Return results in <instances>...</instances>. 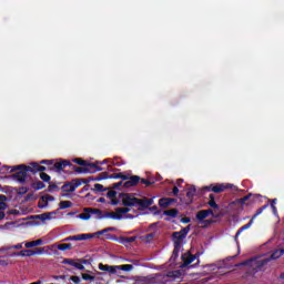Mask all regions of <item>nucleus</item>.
Returning <instances> with one entry per match:
<instances>
[{
	"instance_id": "nucleus-1",
	"label": "nucleus",
	"mask_w": 284,
	"mask_h": 284,
	"mask_svg": "<svg viewBox=\"0 0 284 284\" xmlns=\"http://www.w3.org/2000/svg\"><path fill=\"white\" fill-rule=\"evenodd\" d=\"M122 203L126 207H118L115 209V212H109L106 214V219H113L114 221H121V219H134L136 215L128 214L131 212L130 207H150V205H153L154 199H136L134 194L124 193L121 196Z\"/></svg>"
},
{
	"instance_id": "nucleus-2",
	"label": "nucleus",
	"mask_w": 284,
	"mask_h": 284,
	"mask_svg": "<svg viewBox=\"0 0 284 284\" xmlns=\"http://www.w3.org/2000/svg\"><path fill=\"white\" fill-rule=\"evenodd\" d=\"M284 254V248H276L271 253L270 256L267 255H260L257 257H253L248 261H245L243 263H240L236 265V267H241V265H245L248 270H261V267H265V264H267L271 261H276V258H281Z\"/></svg>"
},
{
	"instance_id": "nucleus-3",
	"label": "nucleus",
	"mask_w": 284,
	"mask_h": 284,
	"mask_svg": "<svg viewBox=\"0 0 284 284\" xmlns=\"http://www.w3.org/2000/svg\"><path fill=\"white\" fill-rule=\"evenodd\" d=\"M190 233V225L182 229L179 232L173 233V243L174 250L172 254V258H176L179 256V252H181V247L183 246V241H185V236Z\"/></svg>"
},
{
	"instance_id": "nucleus-4",
	"label": "nucleus",
	"mask_w": 284,
	"mask_h": 284,
	"mask_svg": "<svg viewBox=\"0 0 284 284\" xmlns=\"http://www.w3.org/2000/svg\"><path fill=\"white\" fill-rule=\"evenodd\" d=\"M99 270L101 272H108V274H121V272H132L134 270V266L132 264H123V265H108L100 263L98 265Z\"/></svg>"
},
{
	"instance_id": "nucleus-5",
	"label": "nucleus",
	"mask_w": 284,
	"mask_h": 284,
	"mask_svg": "<svg viewBox=\"0 0 284 284\" xmlns=\"http://www.w3.org/2000/svg\"><path fill=\"white\" fill-rule=\"evenodd\" d=\"M212 214V210H202L199 211L195 215L196 221H199L200 227H207L212 223L211 220H206L207 216Z\"/></svg>"
},
{
	"instance_id": "nucleus-6",
	"label": "nucleus",
	"mask_w": 284,
	"mask_h": 284,
	"mask_svg": "<svg viewBox=\"0 0 284 284\" xmlns=\"http://www.w3.org/2000/svg\"><path fill=\"white\" fill-rule=\"evenodd\" d=\"M234 185L230 183H221V184H211L210 186H205V190H211V192H215V194H221V192H225V190H230Z\"/></svg>"
},
{
	"instance_id": "nucleus-7",
	"label": "nucleus",
	"mask_w": 284,
	"mask_h": 284,
	"mask_svg": "<svg viewBox=\"0 0 284 284\" xmlns=\"http://www.w3.org/2000/svg\"><path fill=\"white\" fill-rule=\"evenodd\" d=\"M121 179L125 181L123 183V187H134V185H136L139 181H141V178L138 175H132L130 178H128L126 175H122Z\"/></svg>"
},
{
	"instance_id": "nucleus-8",
	"label": "nucleus",
	"mask_w": 284,
	"mask_h": 284,
	"mask_svg": "<svg viewBox=\"0 0 284 284\" xmlns=\"http://www.w3.org/2000/svg\"><path fill=\"white\" fill-rule=\"evenodd\" d=\"M94 214H101V211L97 209H84V212L78 215V219H81L82 221H90Z\"/></svg>"
},
{
	"instance_id": "nucleus-9",
	"label": "nucleus",
	"mask_w": 284,
	"mask_h": 284,
	"mask_svg": "<svg viewBox=\"0 0 284 284\" xmlns=\"http://www.w3.org/2000/svg\"><path fill=\"white\" fill-rule=\"evenodd\" d=\"M196 261V255H192L190 252H186L182 255V264L180 267H190V264Z\"/></svg>"
},
{
	"instance_id": "nucleus-10",
	"label": "nucleus",
	"mask_w": 284,
	"mask_h": 284,
	"mask_svg": "<svg viewBox=\"0 0 284 284\" xmlns=\"http://www.w3.org/2000/svg\"><path fill=\"white\" fill-rule=\"evenodd\" d=\"M79 185H81V182H78L77 180H73V181L64 184L62 186V190L64 192H74V190H77V187H79Z\"/></svg>"
},
{
	"instance_id": "nucleus-11",
	"label": "nucleus",
	"mask_w": 284,
	"mask_h": 284,
	"mask_svg": "<svg viewBox=\"0 0 284 284\" xmlns=\"http://www.w3.org/2000/svg\"><path fill=\"white\" fill-rule=\"evenodd\" d=\"M51 201H54V196L52 195H43L41 197V201L39 202V207H47L48 206V203H50Z\"/></svg>"
},
{
	"instance_id": "nucleus-12",
	"label": "nucleus",
	"mask_w": 284,
	"mask_h": 284,
	"mask_svg": "<svg viewBox=\"0 0 284 284\" xmlns=\"http://www.w3.org/2000/svg\"><path fill=\"white\" fill-rule=\"evenodd\" d=\"M97 234L92 233H83V234H78L74 235L75 241H90V239H94Z\"/></svg>"
},
{
	"instance_id": "nucleus-13",
	"label": "nucleus",
	"mask_w": 284,
	"mask_h": 284,
	"mask_svg": "<svg viewBox=\"0 0 284 284\" xmlns=\"http://www.w3.org/2000/svg\"><path fill=\"white\" fill-rule=\"evenodd\" d=\"M6 200V195H0V221H2V219H6V213H3V210H6L7 207L6 202H3Z\"/></svg>"
},
{
	"instance_id": "nucleus-14",
	"label": "nucleus",
	"mask_w": 284,
	"mask_h": 284,
	"mask_svg": "<svg viewBox=\"0 0 284 284\" xmlns=\"http://www.w3.org/2000/svg\"><path fill=\"white\" fill-rule=\"evenodd\" d=\"M68 165H70V161L63 160L61 162L54 163L53 168L57 170V172H61V170L68 168Z\"/></svg>"
},
{
	"instance_id": "nucleus-15",
	"label": "nucleus",
	"mask_w": 284,
	"mask_h": 284,
	"mask_svg": "<svg viewBox=\"0 0 284 284\" xmlns=\"http://www.w3.org/2000/svg\"><path fill=\"white\" fill-rule=\"evenodd\" d=\"M39 245H43V240L39 239L24 243V247H27L28 250H30V247H39Z\"/></svg>"
},
{
	"instance_id": "nucleus-16",
	"label": "nucleus",
	"mask_w": 284,
	"mask_h": 284,
	"mask_svg": "<svg viewBox=\"0 0 284 284\" xmlns=\"http://www.w3.org/2000/svg\"><path fill=\"white\" fill-rule=\"evenodd\" d=\"M64 263L67 265H72V267H75L77 270H85V266H83V264L74 262L73 260L70 258L64 260Z\"/></svg>"
},
{
	"instance_id": "nucleus-17",
	"label": "nucleus",
	"mask_w": 284,
	"mask_h": 284,
	"mask_svg": "<svg viewBox=\"0 0 284 284\" xmlns=\"http://www.w3.org/2000/svg\"><path fill=\"white\" fill-rule=\"evenodd\" d=\"M172 203H174V200L170 197L160 199L159 201L160 207H168L169 205H172Z\"/></svg>"
},
{
	"instance_id": "nucleus-18",
	"label": "nucleus",
	"mask_w": 284,
	"mask_h": 284,
	"mask_svg": "<svg viewBox=\"0 0 284 284\" xmlns=\"http://www.w3.org/2000/svg\"><path fill=\"white\" fill-rule=\"evenodd\" d=\"M254 223V219H251V221L247 223V224H245V225H243L239 231H237V233H236V235H235V241L239 239V235L242 233V232H244V230H250L251 227H252V224Z\"/></svg>"
},
{
	"instance_id": "nucleus-19",
	"label": "nucleus",
	"mask_w": 284,
	"mask_h": 284,
	"mask_svg": "<svg viewBox=\"0 0 284 284\" xmlns=\"http://www.w3.org/2000/svg\"><path fill=\"white\" fill-rule=\"evenodd\" d=\"M164 216H170V219H176V216L179 215V210L176 209H171V210H166L163 212Z\"/></svg>"
},
{
	"instance_id": "nucleus-20",
	"label": "nucleus",
	"mask_w": 284,
	"mask_h": 284,
	"mask_svg": "<svg viewBox=\"0 0 284 284\" xmlns=\"http://www.w3.org/2000/svg\"><path fill=\"white\" fill-rule=\"evenodd\" d=\"M31 172H44L45 166H41L39 163H31Z\"/></svg>"
},
{
	"instance_id": "nucleus-21",
	"label": "nucleus",
	"mask_w": 284,
	"mask_h": 284,
	"mask_svg": "<svg viewBox=\"0 0 284 284\" xmlns=\"http://www.w3.org/2000/svg\"><path fill=\"white\" fill-rule=\"evenodd\" d=\"M53 215H54V213H44V214L38 215V219L40 221H52Z\"/></svg>"
},
{
	"instance_id": "nucleus-22",
	"label": "nucleus",
	"mask_w": 284,
	"mask_h": 284,
	"mask_svg": "<svg viewBox=\"0 0 284 284\" xmlns=\"http://www.w3.org/2000/svg\"><path fill=\"white\" fill-rule=\"evenodd\" d=\"M44 252V248H37V251L27 250V256H36V254H43Z\"/></svg>"
},
{
	"instance_id": "nucleus-23",
	"label": "nucleus",
	"mask_w": 284,
	"mask_h": 284,
	"mask_svg": "<svg viewBox=\"0 0 284 284\" xmlns=\"http://www.w3.org/2000/svg\"><path fill=\"white\" fill-rule=\"evenodd\" d=\"M67 207H72V202H70V201H61L60 202V210H67Z\"/></svg>"
},
{
	"instance_id": "nucleus-24",
	"label": "nucleus",
	"mask_w": 284,
	"mask_h": 284,
	"mask_svg": "<svg viewBox=\"0 0 284 284\" xmlns=\"http://www.w3.org/2000/svg\"><path fill=\"white\" fill-rule=\"evenodd\" d=\"M194 194H196V187L195 186H190L187 192H186V196L189 199H192V196H194Z\"/></svg>"
},
{
	"instance_id": "nucleus-25",
	"label": "nucleus",
	"mask_w": 284,
	"mask_h": 284,
	"mask_svg": "<svg viewBox=\"0 0 284 284\" xmlns=\"http://www.w3.org/2000/svg\"><path fill=\"white\" fill-rule=\"evenodd\" d=\"M58 250L65 252L67 250H72V244H59Z\"/></svg>"
},
{
	"instance_id": "nucleus-26",
	"label": "nucleus",
	"mask_w": 284,
	"mask_h": 284,
	"mask_svg": "<svg viewBox=\"0 0 284 284\" xmlns=\"http://www.w3.org/2000/svg\"><path fill=\"white\" fill-rule=\"evenodd\" d=\"M210 201H209V205L211 206V207H219V205L216 204V202L214 201V195H210Z\"/></svg>"
},
{
	"instance_id": "nucleus-27",
	"label": "nucleus",
	"mask_w": 284,
	"mask_h": 284,
	"mask_svg": "<svg viewBox=\"0 0 284 284\" xmlns=\"http://www.w3.org/2000/svg\"><path fill=\"white\" fill-rule=\"evenodd\" d=\"M82 278H83V281H94V276H92L88 273H83Z\"/></svg>"
},
{
	"instance_id": "nucleus-28",
	"label": "nucleus",
	"mask_w": 284,
	"mask_h": 284,
	"mask_svg": "<svg viewBox=\"0 0 284 284\" xmlns=\"http://www.w3.org/2000/svg\"><path fill=\"white\" fill-rule=\"evenodd\" d=\"M33 187L34 190H43L45 184H43V182H37Z\"/></svg>"
},
{
	"instance_id": "nucleus-29",
	"label": "nucleus",
	"mask_w": 284,
	"mask_h": 284,
	"mask_svg": "<svg viewBox=\"0 0 284 284\" xmlns=\"http://www.w3.org/2000/svg\"><path fill=\"white\" fill-rule=\"evenodd\" d=\"M9 247H10V250H23V243L10 245Z\"/></svg>"
},
{
	"instance_id": "nucleus-30",
	"label": "nucleus",
	"mask_w": 284,
	"mask_h": 284,
	"mask_svg": "<svg viewBox=\"0 0 284 284\" xmlns=\"http://www.w3.org/2000/svg\"><path fill=\"white\" fill-rule=\"evenodd\" d=\"M40 179L48 183V181H50V175H48L47 173L42 172V173H40Z\"/></svg>"
},
{
	"instance_id": "nucleus-31",
	"label": "nucleus",
	"mask_w": 284,
	"mask_h": 284,
	"mask_svg": "<svg viewBox=\"0 0 284 284\" xmlns=\"http://www.w3.org/2000/svg\"><path fill=\"white\" fill-rule=\"evenodd\" d=\"M266 206H262L261 209L257 210V212L253 215V221L254 219H256V216H258L260 214H263V211L265 210Z\"/></svg>"
},
{
	"instance_id": "nucleus-32",
	"label": "nucleus",
	"mask_w": 284,
	"mask_h": 284,
	"mask_svg": "<svg viewBox=\"0 0 284 284\" xmlns=\"http://www.w3.org/2000/svg\"><path fill=\"white\" fill-rule=\"evenodd\" d=\"M12 256H27V250L13 253Z\"/></svg>"
},
{
	"instance_id": "nucleus-33",
	"label": "nucleus",
	"mask_w": 284,
	"mask_h": 284,
	"mask_svg": "<svg viewBox=\"0 0 284 284\" xmlns=\"http://www.w3.org/2000/svg\"><path fill=\"white\" fill-rule=\"evenodd\" d=\"M106 196H108L109 199H114V196H116V191H109V192L106 193Z\"/></svg>"
},
{
	"instance_id": "nucleus-34",
	"label": "nucleus",
	"mask_w": 284,
	"mask_h": 284,
	"mask_svg": "<svg viewBox=\"0 0 284 284\" xmlns=\"http://www.w3.org/2000/svg\"><path fill=\"white\" fill-rule=\"evenodd\" d=\"M94 190L97 192H103V185L102 184H94Z\"/></svg>"
},
{
	"instance_id": "nucleus-35",
	"label": "nucleus",
	"mask_w": 284,
	"mask_h": 284,
	"mask_svg": "<svg viewBox=\"0 0 284 284\" xmlns=\"http://www.w3.org/2000/svg\"><path fill=\"white\" fill-rule=\"evenodd\" d=\"M71 281H73L75 284L81 283V278L79 276H71Z\"/></svg>"
},
{
	"instance_id": "nucleus-36",
	"label": "nucleus",
	"mask_w": 284,
	"mask_h": 284,
	"mask_svg": "<svg viewBox=\"0 0 284 284\" xmlns=\"http://www.w3.org/2000/svg\"><path fill=\"white\" fill-rule=\"evenodd\" d=\"M10 252V246H2L0 247V253Z\"/></svg>"
},
{
	"instance_id": "nucleus-37",
	"label": "nucleus",
	"mask_w": 284,
	"mask_h": 284,
	"mask_svg": "<svg viewBox=\"0 0 284 284\" xmlns=\"http://www.w3.org/2000/svg\"><path fill=\"white\" fill-rule=\"evenodd\" d=\"M74 163H78V165H85V161H83L81 159H75Z\"/></svg>"
},
{
	"instance_id": "nucleus-38",
	"label": "nucleus",
	"mask_w": 284,
	"mask_h": 284,
	"mask_svg": "<svg viewBox=\"0 0 284 284\" xmlns=\"http://www.w3.org/2000/svg\"><path fill=\"white\" fill-rule=\"evenodd\" d=\"M134 241H136V237H134V236L126 237V240H125L126 243H134Z\"/></svg>"
},
{
	"instance_id": "nucleus-39",
	"label": "nucleus",
	"mask_w": 284,
	"mask_h": 284,
	"mask_svg": "<svg viewBox=\"0 0 284 284\" xmlns=\"http://www.w3.org/2000/svg\"><path fill=\"white\" fill-rule=\"evenodd\" d=\"M141 183H143V185H146V186L152 185V182H150V181H148L145 179H142Z\"/></svg>"
},
{
	"instance_id": "nucleus-40",
	"label": "nucleus",
	"mask_w": 284,
	"mask_h": 284,
	"mask_svg": "<svg viewBox=\"0 0 284 284\" xmlns=\"http://www.w3.org/2000/svg\"><path fill=\"white\" fill-rule=\"evenodd\" d=\"M191 221H192V220H191L190 217H182V219H181V223H185V224H186V223H191Z\"/></svg>"
},
{
	"instance_id": "nucleus-41",
	"label": "nucleus",
	"mask_w": 284,
	"mask_h": 284,
	"mask_svg": "<svg viewBox=\"0 0 284 284\" xmlns=\"http://www.w3.org/2000/svg\"><path fill=\"white\" fill-rule=\"evenodd\" d=\"M105 232H108L106 230H102L95 233H91V234H95V236H101V234H105Z\"/></svg>"
},
{
	"instance_id": "nucleus-42",
	"label": "nucleus",
	"mask_w": 284,
	"mask_h": 284,
	"mask_svg": "<svg viewBox=\"0 0 284 284\" xmlns=\"http://www.w3.org/2000/svg\"><path fill=\"white\" fill-rule=\"evenodd\" d=\"M0 265H2V267H8V261L0 260Z\"/></svg>"
},
{
	"instance_id": "nucleus-43",
	"label": "nucleus",
	"mask_w": 284,
	"mask_h": 284,
	"mask_svg": "<svg viewBox=\"0 0 284 284\" xmlns=\"http://www.w3.org/2000/svg\"><path fill=\"white\" fill-rule=\"evenodd\" d=\"M64 242H68V241H77V239L74 237V235L72 236H69L67 239L63 240Z\"/></svg>"
},
{
	"instance_id": "nucleus-44",
	"label": "nucleus",
	"mask_w": 284,
	"mask_h": 284,
	"mask_svg": "<svg viewBox=\"0 0 284 284\" xmlns=\"http://www.w3.org/2000/svg\"><path fill=\"white\" fill-rule=\"evenodd\" d=\"M152 239H154V233H151L146 235V241L150 242Z\"/></svg>"
},
{
	"instance_id": "nucleus-45",
	"label": "nucleus",
	"mask_w": 284,
	"mask_h": 284,
	"mask_svg": "<svg viewBox=\"0 0 284 284\" xmlns=\"http://www.w3.org/2000/svg\"><path fill=\"white\" fill-rule=\"evenodd\" d=\"M121 185H123V182H119L113 184L114 190H116L118 187H121Z\"/></svg>"
},
{
	"instance_id": "nucleus-46",
	"label": "nucleus",
	"mask_w": 284,
	"mask_h": 284,
	"mask_svg": "<svg viewBox=\"0 0 284 284\" xmlns=\"http://www.w3.org/2000/svg\"><path fill=\"white\" fill-rule=\"evenodd\" d=\"M173 194H174V196H176V194H179V187H176V186L173 187Z\"/></svg>"
},
{
	"instance_id": "nucleus-47",
	"label": "nucleus",
	"mask_w": 284,
	"mask_h": 284,
	"mask_svg": "<svg viewBox=\"0 0 284 284\" xmlns=\"http://www.w3.org/2000/svg\"><path fill=\"white\" fill-rule=\"evenodd\" d=\"M247 199H248L247 196H244V197L239 200V203H245V201H247Z\"/></svg>"
},
{
	"instance_id": "nucleus-48",
	"label": "nucleus",
	"mask_w": 284,
	"mask_h": 284,
	"mask_svg": "<svg viewBox=\"0 0 284 284\" xmlns=\"http://www.w3.org/2000/svg\"><path fill=\"white\" fill-rule=\"evenodd\" d=\"M12 225H14L13 223H7L4 226H3V229L4 230H8L10 226H12Z\"/></svg>"
},
{
	"instance_id": "nucleus-49",
	"label": "nucleus",
	"mask_w": 284,
	"mask_h": 284,
	"mask_svg": "<svg viewBox=\"0 0 284 284\" xmlns=\"http://www.w3.org/2000/svg\"><path fill=\"white\" fill-rule=\"evenodd\" d=\"M3 170H10L9 172H14V169H11L10 166H3Z\"/></svg>"
},
{
	"instance_id": "nucleus-50",
	"label": "nucleus",
	"mask_w": 284,
	"mask_h": 284,
	"mask_svg": "<svg viewBox=\"0 0 284 284\" xmlns=\"http://www.w3.org/2000/svg\"><path fill=\"white\" fill-rule=\"evenodd\" d=\"M103 163H112V165H116V163L110 161V160H104Z\"/></svg>"
},
{
	"instance_id": "nucleus-51",
	"label": "nucleus",
	"mask_w": 284,
	"mask_h": 284,
	"mask_svg": "<svg viewBox=\"0 0 284 284\" xmlns=\"http://www.w3.org/2000/svg\"><path fill=\"white\" fill-rule=\"evenodd\" d=\"M271 207H272L274 214H276V206L274 204H271Z\"/></svg>"
},
{
	"instance_id": "nucleus-52",
	"label": "nucleus",
	"mask_w": 284,
	"mask_h": 284,
	"mask_svg": "<svg viewBox=\"0 0 284 284\" xmlns=\"http://www.w3.org/2000/svg\"><path fill=\"white\" fill-rule=\"evenodd\" d=\"M212 270H221V266L211 265Z\"/></svg>"
},
{
	"instance_id": "nucleus-53",
	"label": "nucleus",
	"mask_w": 284,
	"mask_h": 284,
	"mask_svg": "<svg viewBox=\"0 0 284 284\" xmlns=\"http://www.w3.org/2000/svg\"><path fill=\"white\" fill-rule=\"evenodd\" d=\"M181 183H183V180H182V179H179V180H178V185H181Z\"/></svg>"
},
{
	"instance_id": "nucleus-54",
	"label": "nucleus",
	"mask_w": 284,
	"mask_h": 284,
	"mask_svg": "<svg viewBox=\"0 0 284 284\" xmlns=\"http://www.w3.org/2000/svg\"><path fill=\"white\" fill-rule=\"evenodd\" d=\"M271 205H276V199H274L273 201H272V204Z\"/></svg>"
},
{
	"instance_id": "nucleus-55",
	"label": "nucleus",
	"mask_w": 284,
	"mask_h": 284,
	"mask_svg": "<svg viewBox=\"0 0 284 284\" xmlns=\"http://www.w3.org/2000/svg\"><path fill=\"white\" fill-rule=\"evenodd\" d=\"M41 163H52V161H42Z\"/></svg>"
},
{
	"instance_id": "nucleus-56",
	"label": "nucleus",
	"mask_w": 284,
	"mask_h": 284,
	"mask_svg": "<svg viewBox=\"0 0 284 284\" xmlns=\"http://www.w3.org/2000/svg\"><path fill=\"white\" fill-rule=\"evenodd\" d=\"M281 278H283V280H284V273H282V274H281Z\"/></svg>"
},
{
	"instance_id": "nucleus-57",
	"label": "nucleus",
	"mask_w": 284,
	"mask_h": 284,
	"mask_svg": "<svg viewBox=\"0 0 284 284\" xmlns=\"http://www.w3.org/2000/svg\"><path fill=\"white\" fill-rule=\"evenodd\" d=\"M19 168H22V166H16V170H19Z\"/></svg>"
}]
</instances>
